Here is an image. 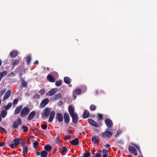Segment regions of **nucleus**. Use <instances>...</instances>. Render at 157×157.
Wrapping results in <instances>:
<instances>
[{
  "label": "nucleus",
  "instance_id": "obj_1",
  "mask_svg": "<svg viewBox=\"0 0 157 157\" xmlns=\"http://www.w3.org/2000/svg\"><path fill=\"white\" fill-rule=\"evenodd\" d=\"M113 134V132L109 128H106L105 131L101 134V137L103 138H110Z\"/></svg>",
  "mask_w": 157,
  "mask_h": 157
},
{
  "label": "nucleus",
  "instance_id": "obj_2",
  "mask_svg": "<svg viewBox=\"0 0 157 157\" xmlns=\"http://www.w3.org/2000/svg\"><path fill=\"white\" fill-rule=\"evenodd\" d=\"M21 140V138H16L13 140L14 144H9L8 143H7V144L9 145L11 148L13 149L14 148V147H16L20 144Z\"/></svg>",
  "mask_w": 157,
  "mask_h": 157
},
{
  "label": "nucleus",
  "instance_id": "obj_3",
  "mask_svg": "<svg viewBox=\"0 0 157 157\" xmlns=\"http://www.w3.org/2000/svg\"><path fill=\"white\" fill-rule=\"evenodd\" d=\"M22 121L20 118H18L13 123V129L17 128L18 126L21 124Z\"/></svg>",
  "mask_w": 157,
  "mask_h": 157
},
{
  "label": "nucleus",
  "instance_id": "obj_4",
  "mask_svg": "<svg viewBox=\"0 0 157 157\" xmlns=\"http://www.w3.org/2000/svg\"><path fill=\"white\" fill-rule=\"evenodd\" d=\"M30 112L29 109L27 107H25L22 110L21 113V117H25Z\"/></svg>",
  "mask_w": 157,
  "mask_h": 157
},
{
  "label": "nucleus",
  "instance_id": "obj_5",
  "mask_svg": "<svg viewBox=\"0 0 157 157\" xmlns=\"http://www.w3.org/2000/svg\"><path fill=\"white\" fill-rule=\"evenodd\" d=\"M105 124H106L107 128L110 129L112 128L113 126V123L112 120L109 118H107L105 119Z\"/></svg>",
  "mask_w": 157,
  "mask_h": 157
},
{
  "label": "nucleus",
  "instance_id": "obj_6",
  "mask_svg": "<svg viewBox=\"0 0 157 157\" xmlns=\"http://www.w3.org/2000/svg\"><path fill=\"white\" fill-rule=\"evenodd\" d=\"M88 121L89 123L92 126L96 128H98L99 126L98 123L94 121V120L89 118L88 119Z\"/></svg>",
  "mask_w": 157,
  "mask_h": 157
},
{
  "label": "nucleus",
  "instance_id": "obj_7",
  "mask_svg": "<svg viewBox=\"0 0 157 157\" xmlns=\"http://www.w3.org/2000/svg\"><path fill=\"white\" fill-rule=\"evenodd\" d=\"M70 116L72 118L73 123L75 124H77L78 121V117L77 114L76 113H75V114Z\"/></svg>",
  "mask_w": 157,
  "mask_h": 157
},
{
  "label": "nucleus",
  "instance_id": "obj_8",
  "mask_svg": "<svg viewBox=\"0 0 157 157\" xmlns=\"http://www.w3.org/2000/svg\"><path fill=\"white\" fill-rule=\"evenodd\" d=\"M56 118L59 122L63 121V118L62 113H57L56 114Z\"/></svg>",
  "mask_w": 157,
  "mask_h": 157
},
{
  "label": "nucleus",
  "instance_id": "obj_9",
  "mask_svg": "<svg viewBox=\"0 0 157 157\" xmlns=\"http://www.w3.org/2000/svg\"><path fill=\"white\" fill-rule=\"evenodd\" d=\"M128 150L131 153L134 154L135 156H136L138 155L136 149L132 146H129L128 148Z\"/></svg>",
  "mask_w": 157,
  "mask_h": 157
},
{
  "label": "nucleus",
  "instance_id": "obj_10",
  "mask_svg": "<svg viewBox=\"0 0 157 157\" xmlns=\"http://www.w3.org/2000/svg\"><path fill=\"white\" fill-rule=\"evenodd\" d=\"M99 137L95 135L92 137L91 138L92 142L94 144L98 143L99 141Z\"/></svg>",
  "mask_w": 157,
  "mask_h": 157
},
{
  "label": "nucleus",
  "instance_id": "obj_11",
  "mask_svg": "<svg viewBox=\"0 0 157 157\" xmlns=\"http://www.w3.org/2000/svg\"><path fill=\"white\" fill-rule=\"evenodd\" d=\"M63 117L64 122L66 123H69L70 119L69 114L67 113H65L64 114Z\"/></svg>",
  "mask_w": 157,
  "mask_h": 157
},
{
  "label": "nucleus",
  "instance_id": "obj_12",
  "mask_svg": "<svg viewBox=\"0 0 157 157\" xmlns=\"http://www.w3.org/2000/svg\"><path fill=\"white\" fill-rule=\"evenodd\" d=\"M49 100L48 98H45L41 101L40 104V106L41 107H44L48 103Z\"/></svg>",
  "mask_w": 157,
  "mask_h": 157
},
{
  "label": "nucleus",
  "instance_id": "obj_13",
  "mask_svg": "<svg viewBox=\"0 0 157 157\" xmlns=\"http://www.w3.org/2000/svg\"><path fill=\"white\" fill-rule=\"evenodd\" d=\"M11 94V91L10 90H8L6 92L3 97V100H6L8 98H9L10 95Z\"/></svg>",
  "mask_w": 157,
  "mask_h": 157
},
{
  "label": "nucleus",
  "instance_id": "obj_14",
  "mask_svg": "<svg viewBox=\"0 0 157 157\" xmlns=\"http://www.w3.org/2000/svg\"><path fill=\"white\" fill-rule=\"evenodd\" d=\"M55 114L54 111H52L50 113V117L48 120V121L51 122L53 120Z\"/></svg>",
  "mask_w": 157,
  "mask_h": 157
},
{
  "label": "nucleus",
  "instance_id": "obj_15",
  "mask_svg": "<svg viewBox=\"0 0 157 157\" xmlns=\"http://www.w3.org/2000/svg\"><path fill=\"white\" fill-rule=\"evenodd\" d=\"M50 113V109L48 108H46L44 110V115L46 117H48Z\"/></svg>",
  "mask_w": 157,
  "mask_h": 157
},
{
  "label": "nucleus",
  "instance_id": "obj_16",
  "mask_svg": "<svg viewBox=\"0 0 157 157\" xmlns=\"http://www.w3.org/2000/svg\"><path fill=\"white\" fill-rule=\"evenodd\" d=\"M90 113L89 111L87 110H84L82 115V117L83 119H85L88 118L90 116Z\"/></svg>",
  "mask_w": 157,
  "mask_h": 157
},
{
  "label": "nucleus",
  "instance_id": "obj_17",
  "mask_svg": "<svg viewBox=\"0 0 157 157\" xmlns=\"http://www.w3.org/2000/svg\"><path fill=\"white\" fill-rule=\"evenodd\" d=\"M60 152L62 155H64L66 154V152L67 151V148L65 147H63L60 148Z\"/></svg>",
  "mask_w": 157,
  "mask_h": 157
},
{
  "label": "nucleus",
  "instance_id": "obj_18",
  "mask_svg": "<svg viewBox=\"0 0 157 157\" xmlns=\"http://www.w3.org/2000/svg\"><path fill=\"white\" fill-rule=\"evenodd\" d=\"M36 113L35 111H33L29 114L28 117V120H30L33 119L35 116Z\"/></svg>",
  "mask_w": 157,
  "mask_h": 157
},
{
  "label": "nucleus",
  "instance_id": "obj_19",
  "mask_svg": "<svg viewBox=\"0 0 157 157\" xmlns=\"http://www.w3.org/2000/svg\"><path fill=\"white\" fill-rule=\"evenodd\" d=\"M22 108V105H19L17 107L14 111V114H16L19 113L21 111Z\"/></svg>",
  "mask_w": 157,
  "mask_h": 157
},
{
  "label": "nucleus",
  "instance_id": "obj_20",
  "mask_svg": "<svg viewBox=\"0 0 157 157\" xmlns=\"http://www.w3.org/2000/svg\"><path fill=\"white\" fill-rule=\"evenodd\" d=\"M47 79L48 81L52 82H55V78L51 75H48L47 76Z\"/></svg>",
  "mask_w": 157,
  "mask_h": 157
},
{
  "label": "nucleus",
  "instance_id": "obj_21",
  "mask_svg": "<svg viewBox=\"0 0 157 157\" xmlns=\"http://www.w3.org/2000/svg\"><path fill=\"white\" fill-rule=\"evenodd\" d=\"M79 143V140L78 138L73 140L70 142V144L73 145H76Z\"/></svg>",
  "mask_w": 157,
  "mask_h": 157
},
{
  "label": "nucleus",
  "instance_id": "obj_22",
  "mask_svg": "<svg viewBox=\"0 0 157 157\" xmlns=\"http://www.w3.org/2000/svg\"><path fill=\"white\" fill-rule=\"evenodd\" d=\"M18 54V52L16 51H11L10 52V56L13 58L16 57Z\"/></svg>",
  "mask_w": 157,
  "mask_h": 157
},
{
  "label": "nucleus",
  "instance_id": "obj_23",
  "mask_svg": "<svg viewBox=\"0 0 157 157\" xmlns=\"http://www.w3.org/2000/svg\"><path fill=\"white\" fill-rule=\"evenodd\" d=\"M68 112L70 115H71L75 113H74V109L72 106L71 105H69L68 107Z\"/></svg>",
  "mask_w": 157,
  "mask_h": 157
},
{
  "label": "nucleus",
  "instance_id": "obj_24",
  "mask_svg": "<svg viewBox=\"0 0 157 157\" xmlns=\"http://www.w3.org/2000/svg\"><path fill=\"white\" fill-rule=\"evenodd\" d=\"M19 61L17 59H13L12 61L11 64L13 66L17 65L19 64Z\"/></svg>",
  "mask_w": 157,
  "mask_h": 157
},
{
  "label": "nucleus",
  "instance_id": "obj_25",
  "mask_svg": "<svg viewBox=\"0 0 157 157\" xmlns=\"http://www.w3.org/2000/svg\"><path fill=\"white\" fill-rule=\"evenodd\" d=\"M64 82L67 84H69L71 82V78L68 77H66L64 78Z\"/></svg>",
  "mask_w": 157,
  "mask_h": 157
},
{
  "label": "nucleus",
  "instance_id": "obj_26",
  "mask_svg": "<svg viewBox=\"0 0 157 157\" xmlns=\"http://www.w3.org/2000/svg\"><path fill=\"white\" fill-rule=\"evenodd\" d=\"M58 90L56 88L53 89L49 91L48 93L50 96L56 93L57 91Z\"/></svg>",
  "mask_w": 157,
  "mask_h": 157
},
{
  "label": "nucleus",
  "instance_id": "obj_27",
  "mask_svg": "<svg viewBox=\"0 0 157 157\" xmlns=\"http://www.w3.org/2000/svg\"><path fill=\"white\" fill-rule=\"evenodd\" d=\"M25 58L27 64L29 65L31 60V57L30 56H28L25 57Z\"/></svg>",
  "mask_w": 157,
  "mask_h": 157
},
{
  "label": "nucleus",
  "instance_id": "obj_28",
  "mask_svg": "<svg viewBox=\"0 0 157 157\" xmlns=\"http://www.w3.org/2000/svg\"><path fill=\"white\" fill-rule=\"evenodd\" d=\"M102 154H104L103 157H107L108 151L107 150L103 149L102 151Z\"/></svg>",
  "mask_w": 157,
  "mask_h": 157
},
{
  "label": "nucleus",
  "instance_id": "obj_29",
  "mask_svg": "<svg viewBox=\"0 0 157 157\" xmlns=\"http://www.w3.org/2000/svg\"><path fill=\"white\" fill-rule=\"evenodd\" d=\"M44 148L45 150L48 151H51L52 149V147L48 145H45Z\"/></svg>",
  "mask_w": 157,
  "mask_h": 157
},
{
  "label": "nucleus",
  "instance_id": "obj_30",
  "mask_svg": "<svg viewBox=\"0 0 157 157\" xmlns=\"http://www.w3.org/2000/svg\"><path fill=\"white\" fill-rule=\"evenodd\" d=\"M21 86L22 87L27 88L28 87L27 83L25 81V79H23L21 82Z\"/></svg>",
  "mask_w": 157,
  "mask_h": 157
},
{
  "label": "nucleus",
  "instance_id": "obj_31",
  "mask_svg": "<svg viewBox=\"0 0 157 157\" xmlns=\"http://www.w3.org/2000/svg\"><path fill=\"white\" fill-rule=\"evenodd\" d=\"M75 94L77 95H80L81 93V90L80 89H77L74 90L73 91Z\"/></svg>",
  "mask_w": 157,
  "mask_h": 157
},
{
  "label": "nucleus",
  "instance_id": "obj_32",
  "mask_svg": "<svg viewBox=\"0 0 157 157\" xmlns=\"http://www.w3.org/2000/svg\"><path fill=\"white\" fill-rule=\"evenodd\" d=\"M47 154L48 153L47 151L44 150L41 153V157H46Z\"/></svg>",
  "mask_w": 157,
  "mask_h": 157
},
{
  "label": "nucleus",
  "instance_id": "obj_33",
  "mask_svg": "<svg viewBox=\"0 0 157 157\" xmlns=\"http://www.w3.org/2000/svg\"><path fill=\"white\" fill-rule=\"evenodd\" d=\"M7 114V112L6 110H3L1 112V116L3 118H4Z\"/></svg>",
  "mask_w": 157,
  "mask_h": 157
},
{
  "label": "nucleus",
  "instance_id": "obj_34",
  "mask_svg": "<svg viewBox=\"0 0 157 157\" xmlns=\"http://www.w3.org/2000/svg\"><path fill=\"white\" fill-rule=\"evenodd\" d=\"M28 146L27 145L23 147V153L24 154H26L28 152Z\"/></svg>",
  "mask_w": 157,
  "mask_h": 157
},
{
  "label": "nucleus",
  "instance_id": "obj_35",
  "mask_svg": "<svg viewBox=\"0 0 157 157\" xmlns=\"http://www.w3.org/2000/svg\"><path fill=\"white\" fill-rule=\"evenodd\" d=\"M61 97V94H56L54 98L55 100H57L59 99Z\"/></svg>",
  "mask_w": 157,
  "mask_h": 157
},
{
  "label": "nucleus",
  "instance_id": "obj_36",
  "mask_svg": "<svg viewBox=\"0 0 157 157\" xmlns=\"http://www.w3.org/2000/svg\"><path fill=\"white\" fill-rule=\"evenodd\" d=\"M12 105V103L11 102H9L7 105L4 107V108L6 110L9 109L10 108L11 106Z\"/></svg>",
  "mask_w": 157,
  "mask_h": 157
},
{
  "label": "nucleus",
  "instance_id": "obj_37",
  "mask_svg": "<svg viewBox=\"0 0 157 157\" xmlns=\"http://www.w3.org/2000/svg\"><path fill=\"white\" fill-rule=\"evenodd\" d=\"M62 82V81L61 80H59L56 82L55 85L57 86H59L61 85Z\"/></svg>",
  "mask_w": 157,
  "mask_h": 157
},
{
  "label": "nucleus",
  "instance_id": "obj_38",
  "mask_svg": "<svg viewBox=\"0 0 157 157\" xmlns=\"http://www.w3.org/2000/svg\"><path fill=\"white\" fill-rule=\"evenodd\" d=\"M7 73L6 71H3L0 72V75L3 77L5 76L7 74Z\"/></svg>",
  "mask_w": 157,
  "mask_h": 157
},
{
  "label": "nucleus",
  "instance_id": "obj_39",
  "mask_svg": "<svg viewBox=\"0 0 157 157\" xmlns=\"http://www.w3.org/2000/svg\"><path fill=\"white\" fill-rule=\"evenodd\" d=\"M21 129L23 130V131L24 132H27L28 131V127L27 126H23Z\"/></svg>",
  "mask_w": 157,
  "mask_h": 157
},
{
  "label": "nucleus",
  "instance_id": "obj_40",
  "mask_svg": "<svg viewBox=\"0 0 157 157\" xmlns=\"http://www.w3.org/2000/svg\"><path fill=\"white\" fill-rule=\"evenodd\" d=\"M90 109L92 111H94L96 109V106L94 104L91 105L90 106Z\"/></svg>",
  "mask_w": 157,
  "mask_h": 157
},
{
  "label": "nucleus",
  "instance_id": "obj_41",
  "mask_svg": "<svg viewBox=\"0 0 157 157\" xmlns=\"http://www.w3.org/2000/svg\"><path fill=\"white\" fill-rule=\"evenodd\" d=\"M98 120L101 121L103 119V115L102 114L99 113H98Z\"/></svg>",
  "mask_w": 157,
  "mask_h": 157
},
{
  "label": "nucleus",
  "instance_id": "obj_42",
  "mask_svg": "<svg viewBox=\"0 0 157 157\" xmlns=\"http://www.w3.org/2000/svg\"><path fill=\"white\" fill-rule=\"evenodd\" d=\"M39 143L38 142H37V141H35L33 143V147L35 148H36L39 145Z\"/></svg>",
  "mask_w": 157,
  "mask_h": 157
},
{
  "label": "nucleus",
  "instance_id": "obj_43",
  "mask_svg": "<svg viewBox=\"0 0 157 157\" xmlns=\"http://www.w3.org/2000/svg\"><path fill=\"white\" fill-rule=\"evenodd\" d=\"M90 152H87L84 153L83 154V157H90Z\"/></svg>",
  "mask_w": 157,
  "mask_h": 157
},
{
  "label": "nucleus",
  "instance_id": "obj_44",
  "mask_svg": "<svg viewBox=\"0 0 157 157\" xmlns=\"http://www.w3.org/2000/svg\"><path fill=\"white\" fill-rule=\"evenodd\" d=\"M0 132H4L5 133H7L6 130L1 126H0Z\"/></svg>",
  "mask_w": 157,
  "mask_h": 157
},
{
  "label": "nucleus",
  "instance_id": "obj_45",
  "mask_svg": "<svg viewBox=\"0 0 157 157\" xmlns=\"http://www.w3.org/2000/svg\"><path fill=\"white\" fill-rule=\"evenodd\" d=\"M41 128L43 129H46L48 127L47 125L46 124H41Z\"/></svg>",
  "mask_w": 157,
  "mask_h": 157
},
{
  "label": "nucleus",
  "instance_id": "obj_46",
  "mask_svg": "<svg viewBox=\"0 0 157 157\" xmlns=\"http://www.w3.org/2000/svg\"><path fill=\"white\" fill-rule=\"evenodd\" d=\"M18 99L17 98H15V99L13 101V105H16L18 102Z\"/></svg>",
  "mask_w": 157,
  "mask_h": 157
},
{
  "label": "nucleus",
  "instance_id": "obj_47",
  "mask_svg": "<svg viewBox=\"0 0 157 157\" xmlns=\"http://www.w3.org/2000/svg\"><path fill=\"white\" fill-rule=\"evenodd\" d=\"M20 144H21L22 146L23 147H24L25 146V142L23 141L22 139H21V141H20Z\"/></svg>",
  "mask_w": 157,
  "mask_h": 157
},
{
  "label": "nucleus",
  "instance_id": "obj_48",
  "mask_svg": "<svg viewBox=\"0 0 157 157\" xmlns=\"http://www.w3.org/2000/svg\"><path fill=\"white\" fill-rule=\"evenodd\" d=\"M70 139H71V137L70 136H68V135L64 137V140H67Z\"/></svg>",
  "mask_w": 157,
  "mask_h": 157
},
{
  "label": "nucleus",
  "instance_id": "obj_49",
  "mask_svg": "<svg viewBox=\"0 0 157 157\" xmlns=\"http://www.w3.org/2000/svg\"><path fill=\"white\" fill-rule=\"evenodd\" d=\"M39 93L41 95H43L45 93V90H41L40 91Z\"/></svg>",
  "mask_w": 157,
  "mask_h": 157
},
{
  "label": "nucleus",
  "instance_id": "obj_50",
  "mask_svg": "<svg viewBox=\"0 0 157 157\" xmlns=\"http://www.w3.org/2000/svg\"><path fill=\"white\" fill-rule=\"evenodd\" d=\"M101 154L100 153L97 152L95 155V157H101Z\"/></svg>",
  "mask_w": 157,
  "mask_h": 157
},
{
  "label": "nucleus",
  "instance_id": "obj_51",
  "mask_svg": "<svg viewBox=\"0 0 157 157\" xmlns=\"http://www.w3.org/2000/svg\"><path fill=\"white\" fill-rule=\"evenodd\" d=\"M40 97V96L39 94H36L34 97V98L36 99H39V98Z\"/></svg>",
  "mask_w": 157,
  "mask_h": 157
},
{
  "label": "nucleus",
  "instance_id": "obj_52",
  "mask_svg": "<svg viewBox=\"0 0 157 157\" xmlns=\"http://www.w3.org/2000/svg\"><path fill=\"white\" fill-rule=\"evenodd\" d=\"M117 143H119L121 146L124 143L123 141L122 140H120L118 141Z\"/></svg>",
  "mask_w": 157,
  "mask_h": 157
},
{
  "label": "nucleus",
  "instance_id": "obj_53",
  "mask_svg": "<svg viewBox=\"0 0 157 157\" xmlns=\"http://www.w3.org/2000/svg\"><path fill=\"white\" fill-rule=\"evenodd\" d=\"M9 75L10 76L14 77L15 76V74L13 71H12L11 73Z\"/></svg>",
  "mask_w": 157,
  "mask_h": 157
},
{
  "label": "nucleus",
  "instance_id": "obj_54",
  "mask_svg": "<svg viewBox=\"0 0 157 157\" xmlns=\"http://www.w3.org/2000/svg\"><path fill=\"white\" fill-rule=\"evenodd\" d=\"M5 144V143L4 142H2L1 143H0V147H2L4 146Z\"/></svg>",
  "mask_w": 157,
  "mask_h": 157
},
{
  "label": "nucleus",
  "instance_id": "obj_55",
  "mask_svg": "<svg viewBox=\"0 0 157 157\" xmlns=\"http://www.w3.org/2000/svg\"><path fill=\"white\" fill-rule=\"evenodd\" d=\"M121 133L120 132H118L115 136L116 138H117L118 136L121 134Z\"/></svg>",
  "mask_w": 157,
  "mask_h": 157
},
{
  "label": "nucleus",
  "instance_id": "obj_56",
  "mask_svg": "<svg viewBox=\"0 0 157 157\" xmlns=\"http://www.w3.org/2000/svg\"><path fill=\"white\" fill-rule=\"evenodd\" d=\"M36 154L37 156H39L40 155H41V153L39 151H36Z\"/></svg>",
  "mask_w": 157,
  "mask_h": 157
},
{
  "label": "nucleus",
  "instance_id": "obj_57",
  "mask_svg": "<svg viewBox=\"0 0 157 157\" xmlns=\"http://www.w3.org/2000/svg\"><path fill=\"white\" fill-rule=\"evenodd\" d=\"M20 81L21 82H22V81H23V79H24V78H23L21 76V74H20Z\"/></svg>",
  "mask_w": 157,
  "mask_h": 157
},
{
  "label": "nucleus",
  "instance_id": "obj_58",
  "mask_svg": "<svg viewBox=\"0 0 157 157\" xmlns=\"http://www.w3.org/2000/svg\"><path fill=\"white\" fill-rule=\"evenodd\" d=\"M68 132L71 134H73V132L71 130H68Z\"/></svg>",
  "mask_w": 157,
  "mask_h": 157
},
{
  "label": "nucleus",
  "instance_id": "obj_59",
  "mask_svg": "<svg viewBox=\"0 0 157 157\" xmlns=\"http://www.w3.org/2000/svg\"><path fill=\"white\" fill-rule=\"evenodd\" d=\"M105 146L106 148H108L110 147V145L109 144H106L105 145Z\"/></svg>",
  "mask_w": 157,
  "mask_h": 157
},
{
  "label": "nucleus",
  "instance_id": "obj_60",
  "mask_svg": "<svg viewBox=\"0 0 157 157\" xmlns=\"http://www.w3.org/2000/svg\"><path fill=\"white\" fill-rule=\"evenodd\" d=\"M135 147H136V149L138 150V151H140V148H139V146H138L136 145Z\"/></svg>",
  "mask_w": 157,
  "mask_h": 157
},
{
  "label": "nucleus",
  "instance_id": "obj_61",
  "mask_svg": "<svg viewBox=\"0 0 157 157\" xmlns=\"http://www.w3.org/2000/svg\"><path fill=\"white\" fill-rule=\"evenodd\" d=\"M35 129L36 130V131H37L38 132L40 133L41 132V131L38 128H35Z\"/></svg>",
  "mask_w": 157,
  "mask_h": 157
},
{
  "label": "nucleus",
  "instance_id": "obj_62",
  "mask_svg": "<svg viewBox=\"0 0 157 157\" xmlns=\"http://www.w3.org/2000/svg\"><path fill=\"white\" fill-rule=\"evenodd\" d=\"M95 150L94 149H93L92 150V153L93 155H95Z\"/></svg>",
  "mask_w": 157,
  "mask_h": 157
},
{
  "label": "nucleus",
  "instance_id": "obj_63",
  "mask_svg": "<svg viewBox=\"0 0 157 157\" xmlns=\"http://www.w3.org/2000/svg\"><path fill=\"white\" fill-rule=\"evenodd\" d=\"M38 60H36L34 63V64L35 65H37L38 63Z\"/></svg>",
  "mask_w": 157,
  "mask_h": 157
},
{
  "label": "nucleus",
  "instance_id": "obj_64",
  "mask_svg": "<svg viewBox=\"0 0 157 157\" xmlns=\"http://www.w3.org/2000/svg\"><path fill=\"white\" fill-rule=\"evenodd\" d=\"M29 140H30V138H28L27 141V144H30V142H29Z\"/></svg>",
  "mask_w": 157,
  "mask_h": 157
}]
</instances>
